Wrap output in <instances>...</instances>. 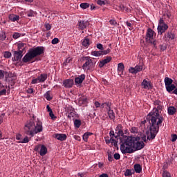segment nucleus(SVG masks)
I'll list each match as a JSON object with an SVG mask.
<instances>
[{
    "mask_svg": "<svg viewBox=\"0 0 177 177\" xmlns=\"http://www.w3.org/2000/svg\"><path fill=\"white\" fill-rule=\"evenodd\" d=\"M147 121L150 125L149 131H148L146 132V134L147 135V138L145 135L141 137L142 140L145 143L148 140H153L156 139V136H157V133H158V131H160V127L162 124V118L157 113L152 112L148 113L147 116Z\"/></svg>",
    "mask_w": 177,
    "mask_h": 177,
    "instance_id": "f257e3e1",
    "label": "nucleus"
},
{
    "mask_svg": "<svg viewBox=\"0 0 177 177\" xmlns=\"http://www.w3.org/2000/svg\"><path fill=\"white\" fill-rule=\"evenodd\" d=\"M143 147L145 142L138 141V138L133 136L127 137V139L120 142V151L122 154H131L136 150H142Z\"/></svg>",
    "mask_w": 177,
    "mask_h": 177,
    "instance_id": "f03ea898",
    "label": "nucleus"
},
{
    "mask_svg": "<svg viewBox=\"0 0 177 177\" xmlns=\"http://www.w3.org/2000/svg\"><path fill=\"white\" fill-rule=\"evenodd\" d=\"M45 48L44 46H37L35 48H30L27 53L22 58L23 63H34L32 61L35 57L44 55Z\"/></svg>",
    "mask_w": 177,
    "mask_h": 177,
    "instance_id": "7ed1b4c3",
    "label": "nucleus"
},
{
    "mask_svg": "<svg viewBox=\"0 0 177 177\" xmlns=\"http://www.w3.org/2000/svg\"><path fill=\"white\" fill-rule=\"evenodd\" d=\"M42 122H37L36 124L34 123V121L30 120L27 122L24 127V133L26 135H28L31 136V138L34 137L37 133H39V132H42Z\"/></svg>",
    "mask_w": 177,
    "mask_h": 177,
    "instance_id": "20e7f679",
    "label": "nucleus"
},
{
    "mask_svg": "<svg viewBox=\"0 0 177 177\" xmlns=\"http://www.w3.org/2000/svg\"><path fill=\"white\" fill-rule=\"evenodd\" d=\"M82 62H84V64L82 65V68L86 71V70H91L93 67H95V64H93V59L91 57H82Z\"/></svg>",
    "mask_w": 177,
    "mask_h": 177,
    "instance_id": "39448f33",
    "label": "nucleus"
},
{
    "mask_svg": "<svg viewBox=\"0 0 177 177\" xmlns=\"http://www.w3.org/2000/svg\"><path fill=\"white\" fill-rule=\"evenodd\" d=\"M153 37L154 30L149 28L147 30L145 41L148 44H151L152 45H153V46H156V45H157V43L156 42V40H154V39L153 38Z\"/></svg>",
    "mask_w": 177,
    "mask_h": 177,
    "instance_id": "423d86ee",
    "label": "nucleus"
},
{
    "mask_svg": "<svg viewBox=\"0 0 177 177\" xmlns=\"http://www.w3.org/2000/svg\"><path fill=\"white\" fill-rule=\"evenodd\" d=\"M15 138L17 140H19L17 143H28V142H30V139L28 136H26L23 139V136L20 133L17 134Z\"/></svg>",
    "mask_w": 177,
    "mask_h": 177,
    "instance_id": "0eeeda50",
    "label": "nucleus"
},
{
    "mask_svg": "<svg viewBox=\"0 0 177 177\" xmlns=\"http://www.w3.org/2000/svg\"><path fill=\"white\" fill-rule=\"evenodd\" d=\"M141 86L143 89H153V84H151V82L146 80V79L141 83Z\"/></svg>",
    "mask_w": 177,
    "mask_h": 177,
    "instance_id": "6e6552de",
    "label": "nucleus"
},
{
    "mask_svg": "<svg viewBox=\"0 0 177 177\" xmlns=\"http://www.w3.org/2000/svg\"><path fill=\"white\" fill-rule=\"evenodd\" d=\"M112 59H113V57H111V56H106V59L101 60L99 63L100 68L104 67L105 64L110 63V62H111Z\"/></svg>",
    "mask_w": 177,
    "mask_h": 177,
    "instance_id": "1a4fd4ad",
    "label": "nucleus"
},
{
    "mask_svg": "<svg viewBox=\"0 0 177 177\" xmlns=\"http://www.w3.org/2000/svg\"><path fill=\"white\" fill-rule=\"evenodd\" d=\"M21 57H23V53L21 51H15L12 62H19L21 60Z\"/></svg>",
    "mask_w": 177,
    "mask_h": 177,
    "instance_id": "9d476101",
    "label": "nucleus"
},
{
    "mask_svg": "<svg viewBox=\"0 0 177 177\" xmlns=\"http://www.w3.org/2000/svg\"><path fill=\"white\" fill-rule=\"evenodd\" d=\"M78 28L80 30H85L88 26H89V21H80L77 23Z\"/></svg>",
    "mask_w": 177,
    "mask_h": 177,
    "instance_id": "9b49d317",
    "label": "nucleus"
},
{
    "mask_svg": "<svg viewBox=\"0 0 177 177\" xmlns=\"http://www.w3.org/2000/svg\"><path fill=\"white\" fill-rule=\"evenodd\" d=\"M73 85H74V80L72 79H67L63 82V86L64 88H73Z\"/></svg>",
    "mask_w": 177,
    "mask_h": 177,
    "instance_id": "f8f14e48",
    "label": "nucleus"
},
{
    "mask_svg": "<svg viewBox=\"0 0 177 177\" xmlns=\"http://www.w3.org/2000/svg\"><path fill=\"white\" fill-rule=\"evenodd\" d=\"M86 76L85 74H82L79 75L78 77L75 78V85H80V84H82L84 82V80H85Z\"/></svg>",
    "mask_w": 177,
    "mask_h": 177,
    "instance_id": "ddd939ff",
    "label": "nucleus"
},
{
    "mask_svg": "<svg viewBox=\"0 0 177 177\" xmlns=\"http://www.w3.org/2000/svg\"><path fill=\"white\" fill-rule=\"evenodd\" d=\"M168 30V25H158V34H160V35H162L165 31Z\"/></svg>",
    "mask_w": 177,
    "mask_h": 177,
    "instance_id": "4468645a",
    "label": "nucleus"
},
{
    "mask_svg": "<svg viewBox=\"0 0 177 177\" xmlns=\"http://www.w3.org/2000/svg\"><path fill=\"white\" fill-rule=\"evenodd\" d=\"M17 46L18 51L23 53L26 50V48H27V44L19 41L17 44Z\"/></svg>",
    "mask_w": 177,
    "mask_h": 177,
    "instance_id": "2eb2a0df",
    "label": "nucleus"
},
{
    "mask_svg": "<svg viewBox=\"0 0 177 177\" xmlns=\"http://www.w3.org/2000/svg\"><path fill=\"white\" fill-rule=\"evenodd\" d=\"M125 70V66H124V63L120 62L118 64V73L119 75H124V71Z\"/></svg>",
    "mask_w": 177,
    "mask_h": 177,
    "instance_id": "dca6fc26",
    "label": "nucleus"
},
{
    "mask_svg": "<svg viewBox=\"0 0 177 177\" xmlns=\"http://www.w3.org/2000/svg\"><path fill=\"white\" fill-rule=\"evenodd\" d=\"M55 139H57V140H60V142H64V140L67 139V135H66L65 133H56Z\"/></svg>",
    "mask_w": 177,
    "mask_h": 177,
    "instance_id": "f3484780",
    "label": "nucleus"
},
{
    "mask_svg": "<svg viewBox=\"0 0 177 177\" xmlns=\"http://www.w3.org/2000/svg\"><path fill=\"white\" fill-rule=\"evenodd\" d=\"M162 109V106L158 105L157 108H153L152 111H151L149 113H153L154 114H157L158 115H159V117H161L162 123L164 118H162V115H160V111H158V110H161Z\"/></svg>",
    "mask_w": 177,
    "mask_h": 177,
    "instance_id": "a211bd4d",
    "label": "nucleus"
},
{
    "mask_svg": "<svg viewBox=\"0 0 177 177\" xmlns=\"http://www.w3.org/2000/svg\"><path fill=\"white\" fill-rule=\"evenodd\" d=\"M47 153H48V148H46V146L44 145H41L40 151H39L40 156H44L46 155Z\"/></svg>",
    "mask_w": 177,
    "mask_h": 177,
    "instance_id": "6ab92c4d",
    "label": "nucleus"
},
{
    "mask_svg": "<svg viewBox=\"0 0 177 177\" xmlns=\"http://www.w3.org/2000/svg\"><path fill=\"white\" fill-rule=\"evenodd\" d=\"M167 113L169 115H174L176 113V108L175 106H169L167 108Z\"/></svg>",
    "mask_w": 177,
    "mask_h": 177,
    "instance_id": "aec40b11",
    "label": "nucleus"
},
{
    "mask_svg": "<svg viewBox=\"0 0 177 177\" xmlns=\"http://www.w3.org/2000/svg\"><path fill=\"white\" fill-rule=\"evenodd\" d=\"M8 19L11 21L15 22V21H17V20H19L20 16L17 15H14V14H11V15H9Z\"/></svg>",
    "mask_w": 177,
    "mask_h": 177,
    "instance_id": "412c9836",
    "label": "nucleus"
},
{
    "mask_svg": "<svg viewBox=\"0 0 177 177\" xmlns=\"http://www.w3.org/2000/svg\"><path fill=\"white\" fill-rule=\"evenodd\" d=\"M40 82H45L46 80H48V74L41 73L39 76L37 77Z\"/></svg>",
    "mask_w": 177,
    "mask_h": 177,
    "instance_id": "4be33fe9",
    "label": "nucleus"
},
{
    "mask_svg": "<svg viewBox=\"0 0 177 177\" xmlns=\"http://www.w3.org/2000/svg\"><path fill=\"white\" fill-rule=\"evenodd\" d=\"M108 115L110 120H115V113H114V111H113L111 109H108Z\"/></svg>",
    "mask_w": 177,
    "mask_h": 177,
    "instance_id": "5701e85b",
    "label": "nucleus"
},
{
    "mask_svg": "<svg viewBox=\"0 0 177 177\" xmlns=\"http://www.w3.org/2000/svg\"><path fill=\"white\" fill-rule=\"evenodd\" d=\"M133 169L136 174H140L142 172V166L140 164L134 165Z\"/></svg>",
    "mask_w": 177,
    "mask_h": 177,
    "instance_id": "b1692460",
    "label": "nucleus"
},
{
    "mask_svg": "<svg viewBox=\"0 0 177 177\" xmlns=\"http://www.w3.org/2000/svg\"><path fill=\"white\" fill-rule=\"evenodd\" d=\"M3 95H6V88L5 86L0 82V96H3Z\"/></svg>",
    "mask_w": 177,
    "mask_h": 177,
    "instance_id": "393cba45",
    "label": "nucleus"
},
{
    "mask_svg": "<svg viewBox=\"0 0 177 177\" xmlns=\"http://www.w3.org/2000/svg\"><path fill=\"white\" fill-rule=\"evenodd\" d=\"M91 135H93V133L91 132L84 133V134L83 135V140L84 142H88V139L89 138V136H91Z\"/></svg>",
    "mask_w": 177,
    "mask_h": 177,
    "instance_id": "a878e982",
    "label": "nucleus"
},
{
    "mask_svg": "<svg viewBox=\"0 0 177 177\" xmlns=\"http://www.w3.org/2000/svg\"><path fill=\"white\" fill-rule=\"evenodd\" d=\"M172 82H174V80L169 77H165V86H168L169 85L172 84Z\"/></svg>",
    "mask_w": 177,
    "mask_h": 177,
    "instance_id": "bb28decb",
    "label": "nucleus"
},
{
    "mask_svg": "<svg viewBox=\"0 0 177 177\" xmlns=\"http://www.w3.org/2000/svg\"><path fill=\"white\" fill-rule=\"evenodd\" d=\"M175 88H176V86H175V84H172L166 86V89H167V92H169V93L172 92V91H174Z\"/></svg>",
    "mask_w": 177,
    "mask_h": 177,
    "instance_id": "cd10ccee",
    "label": "nucleus"
},
{
    "mask_svg": "<svg viewBox=\"0 0 177 177\" xmlns=\"http://www.w3.org/2000/svg\"><path fill=\"white\" fill-rule=\"evenodd\" d=\"M135 172L132 169H127L124 172V176H132Z\"/></svg>",
    "mask_w": 177,
    "mask_h": 177,
    "instance_id": "c85d7f7f",
    "label": "nucleus"
},
{
    "mask_svg": "<svg viewBox=\"0 0 177 177\" xmlns=\"http://www.w3.org/2000/svg\"><path fill=\"white\" fill-rule=\"evenodd\" d=\"M44 97L46 99V100H48L50 102L53 97L50 96V91H48L45 94H44Z\"/></svg>",
    "mask_w": 177,
    "mask_h": 177,
    "instance_id": "c756f323",
    "label": "nucleus"
},
{
    "mask_svg": "<svg viewBox=\"0 0 177 177\" xmlns=\"http://www.w3.org/2000/svg\"><path fill=\"white\" fill-rule=\"evenodd\" d=\"M167 37L169 38V39H175V38H176V36L175 35V33L172 32H168Z\"/></svg>",
    "mask_w": 177,
    "mask_h": 177,
    "instance_id": "7c9ffc66",
    "label": "nucleus"
},
{
    "mask_svg": "<svg viewBox=\"0 0 177 177\" xmlns=\"http://www.w3.org/2000/svg\"><path fill=\"white\" fill-rule=\"evenodd\" d=\"M79 102L82 104H86V103H88V98L85 97H81L79 98Z\"/></svg>",
    "mask_w": 177,
    "mask_h": 177,
    "instance_id": "2f4dec72",
    "label": "nucleus"
},
{
    "mask_svg": "<svg viewBox=\"0 0 177 177\" xmlns=\"http://www.w3.org/2000/svg\"><path fill=\"white\" fill-rule=\"evenodd\" d=\"M91 55L95 57H100V56H102V51H92Z\"/></svg>",
    "mask_w": 177,
    "mask_h": 177,
    "instance_id": "473e14b6",
    "label": "nucleus"
},
{
    "mask_svg": "<svg viewBox=\"0 0 177 177\" xmlns=\"http://www.w3.org/2000/svg\"><path fill=\"white\" fill-rule=\"evenodd\" d=\"M115 133L117 135L115 136V139H120V136H124V131H122V129Z\"/></svg>",
    "mask_w": 177,
    "mask_h": 177,
    "instance_id": "72a5a7b5",
    "label": "nucleus"
},
{
    "mask_svg": "<svg viewBox=\"0 0 177 177\" xmlns=\"http://www.w3.org/2000/svg\"><path fill=\"white\" fill-rule=\"evenodd\" d=\"M74 126L75 128H80L81 127V120L76 119L74 121Z\"/></svg>",
    "mask_w": 177,
    "mask_h": 177,
    "instance_id": "f704fd0d",
    "label": "nucleus"
},
{
    "mask_svg": "<svg viewBox=\"0 0 177 177\" xmlns=\"http://www.w3.org/2000/svg\"><path fill=\"white\" fill-rule=\"evenodd\" d=\"M89 6H90L89 3H82L80 4V8H82V9H88Z\"/></svg>",
    "mask_w": 177,
    "mask_h": 177,
    "instance_id": "c9c22d12",
    "label": "nucleus"
},
{
    "mask_svg": "<svg viewBox=\"0 0 177 177\" xmlns=\"http://www.w3.org/2000/svg\"><path fill=\"white\" fill-rule=\"evenodd\" d=\"M136 73H140L143 70V66L142 65H136L135 67Z\"/></svg>",
    "mask_w": 177,
    "mask_h": 177,
    "instance_id": "e433bc0d",
    "label": "nucleus"
},
{
    "mask_svg": "<svg viewBox=\"0 0 177 177\" xmlns=\"http://www.w3.org/2000/svg\"><path fill=\"white\" fill-rule=\"evenodd\" d=\"M0 39L1 41H5L6 39V32L3 31L0 33Z\"/></svg>",
    "mask_w": 177,
    "mask_h": 177,
    "instance_id": "4c0bfd02",
    "label": "nucleus"
},
{
    "mask_svg": "<svg viewBox=\"0 0 177 177\" xmlns=\"http://www.w3.org/2000/svg\"><path fill=\"white\" fill-rule=\"evenodd\" d=\"M21 35H22V37H23L24 35L21 34L19 32H15L12 35V38H14V39H17V38H20Z\"/></svg>",
    "mask_w": 177,
    "mask_h": 177,
    "instance_id": "58836bf2",
    "label": "nucleus"
},
{
    "mask_svg": "<svg viewBox=\"0 0 177 177\" xmlns=\"http://www.w3.org/2000/svg\"><path fill=\"white\" fill-rule=\"evenodd\" d=\"M12 56V53L9 51H5L3 53V57L6 59H9Z\"/></svg>",
    "mask_w": 177,
    "mask_h": 177,
    "instance_id": "ea45409f",
    "label": "nucleus"
},
{
    "mask_svg": "<svg viewBox=\"0 0 177 177\" xmlns=\"http://www.w3.org/2000/svg\"><path fill=\"white\" fill-rule=\"evenodd\" d=\"M106 143H113L114 146H115V145H117V143H118V142L117 140H115V139H114V138H111L109 139V142H107V140H106Z\"/></svg>",
    "mask_w": 177,
    "mask_h": 177,
    "instance_id": "a19ab883",
    "label": "nucleus"
},
{
    "mask_svg": "<svg viewBox=\"0 0 177 177\" xmlns=\"http://www.w3.org/2000/svg\"><path fill=\"white\" fill-rule=\"evenodd\" d=\"M83 46H89V39L85 38L82 41Z\"/></svg>",
    "mask_w": 177,
    "mask_h": 177,
    "instance_id": "79ce46f5",
    "label": "nucleus"
},
{
    "mask_svg": "<svg viewBox=\"0 0 177 177\" xmlns=\"http://www.w3.org/2000/svg\"><path fill=\"white\" fill-rule=\"evenodd\" d=\"M74 117H75V113L74 112V111L68 113V118L69 120H71V118H74Z\"/></svg>",
    "mask_w": 177,
    "mask_h": 177,
    "instance_id": "37998d69",
    "label": "nucleus"
},
{
    "mask_svg": "<svg viewBox=\"0 0 177 177\" xmlns=\"http://www.w3.org/2000/svg\"><path fill=\"white\" fill-rule=\"evenodd\" d=\"M111 52V50L110 48H108L106 50H101V55L103 56V55H109Z\"/></svg>",
    "mask_w": 177,
    "mask_h": 177,
    "instance_id": "c03bdc74",
    "label": "nucleus"
},
{
    "mask_svg": "<svg viewBox=\"0 0 177 177\" xmlns=\"http://www.w3.org/2000/svg\"><path fill=\"white\" fill-rule=\"evenodd\" d=\"M129 72L131 73V74H138V73L136 72V68L134 67H130L129 69Z\"/></svg>",
    "mask_w": 177,
    "mask_h": 177,
    "instance_id": "a18cd8bd",
    "label": "nucleus"
},
{
    "mask_svg": "<svg viewBox=\"0 0 177 177\" xmlns=\"http://www.w3.org/2000/svg\"><path fill=\"white\" fill-rule=\"evenodd\" d=\"M108 160L111 162V161H114V158H113V154L111 152L108 153Z\"/></svg>",
    "mask_w": 177,
    "mask_h": 177,
    "instance_id": "49530a36",
    "label": "nucleus"
},
{
    "mask_svg": "<svg viewBox=\"0 0 177 177\" xmlns=\"http://www.w3.org/2000/svg\"><path fill=\"white\" fill-rule=\"evenodd\" d=\"M162 177H172V176H171V174L167 171H163Z\"/></svg>",
    "mask_w": 177,
    "mask_h": 177,
    "instance_id": "de8ad7c7",
    "label": "nucleus"
},
{
    "mask_svg": "<svg viewBox=\"0 0 177 177\" xmlns=\"http://www.w3.org/2000/svg\"><path fill=\"white\" fill-rule=\"evenodd\" d=\"M159 48H160V50H162V52H164V50H167V45L166 44H160L159 46Z\"/></svg>",
    "mask_w": 177,
    "mask_h": 177,
    "instance_id": "09e8293b",
    "label": "nucleus"
},
{
    "mask_svg": "<svg viewBox=\"0 0 177 177\" xmlns=\"http://www.w3.org/2000/svg\"><path fill=\"white\" fill-rule=\"evenodd\" d=\"M122 129V125L121 124H119L115 128V133H117V132H119V131H121Z\"/></svg>",
    "mask_w": 177,
    "mask_h": 177,
    "instance_id": "8fccbe9b",
    "label": "nucleus"
},
{
    "mask_svg": "<svg viewBox=\"0 0 177 177\" xmlns=\"http://www.w3.org/2000/svg\"><path fill=\"white\" fill-rule=\"evenodd\" d=\"M51 44L53 45H56V44H59V38L55 37L52 41Z\"/></svg>",
    "mask_w": 177,
    "mask_h": 177,
    "instance_id": "3c124183",
    "label": "nucleus"
},
{
    "mask_svg": "<svg viewBox=\"0 0 177 177\" xmlns=\"http://www.w3.org/2000/svg\"><path fill=\"white\" fill-rule=\"evenodd\" d=\"M109 24H111V26H113V27H115V26L117 25V21L114 19H111L109 21Z\"/></svg>",
    "mask_w": 177,
    "mask_h": 177,
    "instance_id": "603ef678",
    "label": "nucleus"
},
{
    "mask_svg": "<svg viewBox=\"0 0 177 177\" xmlns=\"http://www.w3.org/2000/svg\"><path fill=\"white\" fill-rule=\"evenodd\" d=\"M44 27H45L46 31H49V30H50V28H52V25L50 24H46L44 25Z\"/></svg>",
    "mask_w": 177,
    "mask_h": 177,
    "instance_id": "864d4df0",
    "label": "nucleus"
},
{
    "mask_svg": "<svg viewBox=\"0 0 177 177\" xmlns=\"http://www.w3.org/2000/svg\"><path fill=\"white\" fill-rule=\"evenodd\" d=\"M97 5L102 6V5H106V1H104L103 0H97Z\"/></svg>",
    "mask_w": 177,
    "mask_h": 177,
    "instance_id": "5fc2aeb1",
    "label": "nucleus"
},
{
    "mask_svg": "<svg viewBox=\"0 0 177 177\" xmlns=\"http://www.w3.org/2000/svg\"><path fill=\"white\" fill-rule=\"evenodd\" d=\"M67 113H71V111H74V108L72 106H66Z\"/></svg>",
    "mask_w": 177,
    "mask_h": 177,
    "instance_id": "6e6d98bb",
    "label": "nucleus"
},
{
    "mask_svg": "<svg viewBox=\"0 0 177 177\" xmlns=\"http://www.w3.org/2000/svg\"><path fill=\"white\" fill-rule=\"evenodd\" d=\"M38 82H41L39 81V77H37V78H35V79H32V80L31 84H38Z\"/></svg>",
    "mask_w": 177,
    "mask_h": 177,
    "instance_id": "4d7b16f0",
    "label": "nucleus"
},
{
    "mask_svg": "<svg viewBox=\"0 0 177 177\" xmlns=\"http://www.w3.org/2000/svg\"><path fill=\"white\" fill-rule=\"evenodd\" d=\"M113 157H114L115 160H120L121 158V155H120V153H115L113 155Z\"/></svg>",
    "mask_w": 177,
    "mask_h": 177,
    "instance_id": "13d9d810",
    "label": "nucleus"
},
{
    "mask_svg": "<svg viewBox=\"0 0 177 177\" xmlns=\"http://www.w3.org/2000/svg\"><path fill=\"white\" fill-rule=\"evenodd\" d=\"M97 49H100V50H104V48H103V44H97Z\"/></svg>",
    "mask_w": 177,
    "mask_h": 177,
    "instance_id": "bf43d9fd",
    "label": "nucleus"
},
{
    "mask_svg": "<svg viewBox=\"0 0 177 177\" xmlns=\"http://www.w3.org/2000/svg\"><path fill=\"white\" fill-rule=\"evenodd\" d=\"M158 26H167V24L164 23V19L162 18L160 19Z\"/></svg>",
    "mask_w": 177,
    "mask_h": 177,
    "instance_id": "052dcab7",
    "label": "nucleus"
},
{
    "mask_svg": "<svg viewBox=\"0 0 177 177\" xmlns=\"http://www.w3.org/2000/svg\"><path fill=\"white\" fill-rule=\"evenodd\" d=\"M104 106H106V109L109 110L110 109H111V102H104Z\"/></svg>",
    "mask_w": 177,
    "mask_h": 177,
    "instance_id": "680f3d73",
    "label": "nucleus"
},
{
    "mask_svg": "<svg viewBox=\"0 0 177 177\" xmlns=\"http://www.w3.org/2000/svg\"><path fill=\"white\" fill-rule=\"evenodd\" d=\"M177 140V135L176 134H171V141L176 142Z\"/></svg>",
    "mask_w": 177,
    "mask_h": 177,
    "instance_id": "e2e57ef3",
    "label": "nucleus"
},
{
    "mask_svg": "<svg viewBox=\"0 0 177 177\" xmlns=\"http://www.w3.org/2000/svg\"><path fill=\"white\" fill-rule=\"evenodd\" d=\"M26 92H27V93H30V94L34 93V88H28L26 89Z\"/></svg>",
    "mask_w": 177,
    "mask_h": 177,
    "instance_id": "0e129e2a",
    "label": "nucleus"
},
{
    "mask_svg": "<svg viewBox=\"0 0 177 177\" xmlns=\"http://www.w3.org/2000/svg\"><path fill=\"white\" fill-rule=\"evenodd\" d=\"M5 77V71L0 70V80H2Z\"/></svg>",
    "mask_w": 177,
    "mask_h": 177,
    "instance_id": "69168bd1",
    "label": "nucleus"
},
{
    "mask_svg": "<svg viewBox=\"0 0 177 177\" xmlns=\"http://www.w3.org/2000/svg\"><path fill=\"white\" fill-rule=\"evenodd\" d=\"M49 115H50V117L51 118L52 120H55V118H56V117L55 116V114L53 113V111L49 112Z\"/></svg>",
    "mask_w": 177,
    "mask_h": 177,
    "instance_id": "338daca9",
    "label": "nucleus"
},
{
    "mask_svg": "<svg viewBox=\"0 0 177 177\" xmlns=\"http://www.w3.org/2000/svg\"><path fill=\"white\" fill-rule=\"evenodd\" d=\"M109 136L110 138H115V134L114 133V131L111 130L109 132Z\"/></svg>",
    "mask_w": 177,
    "mask_h": 177,
    "instance_id": "774afa93",
    "label": "nucleus"
}]
</instances>
